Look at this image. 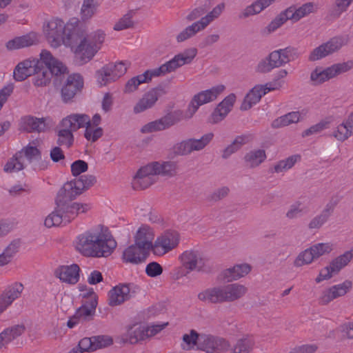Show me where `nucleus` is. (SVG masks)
Returning <instances> with one entry per match:
<instances>
[{
  "label": "nucleus",
  "instance_id": "f257e3e1",
  "mask_svg": "<svg viewBox=\"0 0 353 353\" xmlns=\"http://www.w3.org/2000/svg\"><path fill=\"white\" fill-rule=\"evenodd\" d=\"M97 182L94 175H81L65 183L59 190L55 203L59 210H62L65 216V223H70L79 213H85L90 210L87 203H71L76 197L84 191L93 186Z\"/></svg>",
  "mask_w": 353,
  "mask_h": 353
},
{
  "label": "nucleus",
  "instance_id": "f03ea898",
  "mask_svg": "<svg viewBox=\"0 0 353 353\" xmlns=\"http://www.w3.org/2000/svg\"><path fill=\"white\" fill-rule=\"evenodd\" d=\"M225 86L219 85L209 90L201 91L195 94L188 105L186 114L181 110H176L167 114L159 119L152 121L145 125L143 132H153L163 130L174 125L183 119H190L197 111L199 106L215 100L224 90Z\"/></svg>",
  "mask_w": 353,
  "mask_h": 353
},
{
  "label": "nucleus",
  "instance_id": "7ed1b4c3",
  "mask_svg": "<svg viewBox=\"0 0 353 353\" xmlns=\"http://www.w3.org/2000/svg\"><path fill=\"white\" fill-rule=\"evenodd\" d=\"M117 243L108 228L102 225L85 232L78 236L77 250L86 256L108 257Z\"/></svg>",
  "mask_w": 353,
  "mask_h": 353
},
{
  "label": "nucleus",
  "instance_id": "20e7f679",
  "mask_svg": "<svg viewBox=\"0 0 353 353\" xmlns=\"http://www.w3.org/2000/svg\"><path fill=\"white\" fill-rule=\"evenodd\" d=\"M196 54L197 50L196 48L187 49L183 52L175 55L171 60L162 64L159 68L148 70L144 73L131 78L125 83L124 92H132L138 88L141 83L150 81L153 77L163 76L175 71L185 64L190 63Z\"/></svg>",
  "mask_w": 353,
  "mask_h": 353
},
{
  "label": "nucleus",
  "instance_id": "39448f33",
  "mask_svg": "<svg viewBox=\"0 0 353 353\" xmlns=\"http://www.w3.org/2000/svg\"><path fill=\"white\" fill-rule=\"evenodd\" d=\"M78 23L77 19H72L69 23L65 24L61 19L52 18L43 26L46 39L53 48L59 47L66 40L70 44L77 43L79 32Z\"/></svg>",
  "mask_w": 353,
  "mask_h": 353
},
{
  "label": "nucleus",
  "instance_id": "423d86ee",
  "mask_svg": "<svg viewBox=\"0 0 353 353\" xmlns=\"http://www.w3.org/2000/svg\"><path fill=\"white\" fill-rule=\"evenodd\" d=\"M177 165L174 161H157L148 163L139 168L132 181V187L135 190H142L149 188L157 181V176H173L176 174Z\"/></svg>",
  "mask_w": 353,
  "mask_h": 353
},
{
  "label": "nucleus",
  "instance_id": "0eeeda50",
  "mask_svg": "<svg viewBox=\"0 0 353 353\" xmlns=\"http://www.w3.org/2000/svg\"><path fill=\"white\" fill-rule=\"evenodd\" d=\"M248 292L246 286L235 283L208 288L198 294V299L212 304L232 303L242 299Z\"/></svg>",
  "mask_w": 353,
  "mask_h": 353
},
{
  "label": "nucleus",
  "instance_id": "6e6552de",
  "mask_svg": "<svg viewBox=\"0 0 353 353\" xmlns=\"http://www.w3.org/2000/svg\"><path fill=\"white\" fill-rule=\"evenodd\" d=\"M67 68L62 62L54 58L52 54L43 50L40 54V61L38 60V68L33 73V83L35 86H46L52 76L58 77L68 73Z\"/></svg>",
  "mask_w": 353,
  "mask_h": 353
},
{
  "label": "nucleus",
  "instance_id": "1a4fd4ad",
  "mask_svg": "<svg viewBox=\"0 0 353 353\" xmlns=\"http://www.w3.org/2000/svg\"><path fill=\"white\" fill-rule=\"evenodd\" d=\"M78 39L79 43L75 49V56L78 62L83 64L91 60L100 49L105 39V34L101 30H97L85 37L81 32V35L79 34Z\"/></svg>",
  "mask_w": 353,
  "mask_h": 353
},
{
  "label": "nucleus",
  "instance_id": "9d476101",
  "mask_svg": "<svg viewBox=\"0 0 353 353\" xmlns=\"http://www.w3.org/2000/svg\"><path fill=\"white\" fill-rule=\"evenodd\" d=\"M85 299L80 307H79L74 314L70 318L67 323L69 328L74 327L79 323H84L92 321L95 314L96 307L97 306V295L91 289L86 294H83Z\"/></svg>",
  "mask_w": 353,
  "mask_h": 353
},
{
  "label": "nucleus",
  "instance_id": "9b49d317",
  "mask_svg": "<svg viewBox=\"0 0 353 353\" xmlns=\"http://www.w3.org/2000/svg\"><path fill=\"white\" fill-rule=\"evenodd\" d=\"M353 68V61L339 63L323 69L316 67L310 74V81L314 85H319Z\"/></svg>",
  "mask_w": 353,
  "mask_h": 353
},
{
  "label": "nucleus",
  "instance_id": "f8f14e48",
  "mask_svg": "<svg viewBox=\"0 0 353 353\" xmlns=\"http://www.w3.org/2000/svg\"><path fill=\"white\" fill-rule=\"evenodd\" d=\"M41 151L35 146L28 145L17 152L5 165L4 171L6 172H18L24 168L23 157L29 163L35 162L40 159Z\"/></svg>",
  "mask_w": 353,
  "mask_h": 353
},
{
  "label": "nucleus",
  "instance_id": "ddd939ff",
  "mask_svg": "<svg viewBox=\"0 0 353 353\" xmlns=\"http://www.w3.org/2000/svg\"><path fill=\"white\" fill-rule=\"evenodd\" d=\"M224 8V3L217 5L210 12L202 17L199 21L193 23L181 32L176 36V41L179 43L183 42L195 35L198 32L204 30L210 22L221 14Z\"/></svg>",
  "mask_w": 353,
  "mask_h": 353
},
{
  "label": "nucleus",
  "instance_id": "4468645a",
  "mask_svg": "<svg viewBox=\"0 0 353 353\" xmlns=\"http://www.w3.org/2000/svg\"><path fill=\"white\" fill-rule=\"evenodd\" d=\"M214 134L207 133L200 139H189L176 144L174 148V153L176 155H188L193 151H199L203 149L212 140Z\"/></svg>",
  "mask_w": 353,
  "mask_h": 353
},
{
  "label": "nucleus",
  "instance_id": "2eb2a0df",
  "mask_svg": "<svg viewBox=\"0 0 353 353\" xmlns=\"http://www.w3.org/2000/svg\"><path fill=\"white\" fill-rule=\"evenodd\" d=\"M179 259L183 268L188 269V272H203L205 269L207 259L198 250H186L179 256Z\"/></svg>",
  "mask_w": 353,
  "mask_h": 353
},
{
  "label": "nucleus",
  "instance_id": "dca6fc26",
  "mask_svg": "<svg viewBox=\"0 0 353 353\" xmlns=\"http://www.w3.org/2000/svg\"><path fill=\"white\" fill-rule=\"evenodd\" d=\"M180 241L177 231L167 230L158 236L154 243V254L163 256L176 248Z\"/></svg>",
  "mask_w": 353,
  "mask_h": 353
},
{
  "label": "nucleus",
  "instance_id": "f3484780",
  "mask_svg": "<svg viewBox=\"0 0 353 353\" xmlns=\"http://www.w3.org/2000/svg\"><path fill=\"white\" fill-rule=\"evenodd\" d=\"M83 87V79L80 74H72L69 75L63 82L61 89L62 101L65 103L72 102L74 97L81 92Z\"/></svg>",
  "mask_w": 353,
  "mask_h": 353
},
{
  "label": "nucleus",
  "instance_id": "a211bd4d",
  "mask_svg": "<svg viewBox=\"0 0 353 353\" xmlns=\"http://www.w3.org/2000/svg\"><path fill=\"white\" fill-rule=\"evenodd\" d=\"M230 345L228 341L223 338L201 333L199 350L208 353H220L227 351Z\"/></svg>",
  "mask_w": 353,
  "mask_h": 353
},
{
  "label": "nucleus",
  "instance_id": "6ab92c4d",
  "mask_svg": "<svg viewBox=\"0 0 353 353\" xmlns=\"http://www.w3.org/2000/svg\"><path fill=\"white\" fill-rule=\"evenodd\" d=\"M343 46V39L341 37H334L327 43H323L314 49L309 56L310 61L319 60L339 50Z\"/></svg>",
  "mask_w": 353,
  "mask_h": 353
},
{
  "label": "nucleus",
  "instance_id": "aec40b11",
  "mask_svg": "<svg viewBox=\"0 0 353 353\" xmlns=\"http://www.w3.org/2000/svg\"><path fill=\"white\" fill-rule=\"evenodd\" d=\"M235 101L236 96L234 94L232 93L227 96L214 110L208 119L209 123L216 124L223 121L232 110Z\"/></svg>",
  "mask_w": 353,
  "mask_h": 353
},
{
  "label": "nucleus",
  "instance_id": "412c9836",
  "mask_svg": "<svg viewBox=\"0 0 353 353\" xmlns=\"http://www.w3.org/2000/svg\"><path fill=\"white\" fill-rule=\"evenodd\" d=\"M269 85H270L271 83L255 85L245 97L240 109L243 111L250 109L253 105L260 101L263 95L276 89V88L268 86Z\"/></svg>",
  "mask_w": 353,
  "mask_h": 353
},
{
  "label": "nucleus",
  "instance_id": "4be33fe9",
  "mask_svg": "<svg viewBox=\"0 0 353 353\" xmlns=\"http://www.w3.org/2000/svg\"><path fill=\"white\" fill-rule=\"evenodd\" d=\"M80 268L77 264L61 265L54 270V276L63 283L74 285L79 280Z\"/></svg>",
  "mask_w": 353,
  "mask_h": 353
},
{
  "label": "nucleus",
  "instance_id": "5701e85b",
  "mask_svg": "<svg viewBox=\"0 0 353 353\" xmlns=\"http://www.w3.org/2000/svg\"><path fill=\"white\" fill-rule=\"evenodd\" d=\"M134 292L130 291L129 284H119L108 292V304L117 306L129 300Z\"/></svg>",
  "mask_w": 353,
  "mask_h": 353
},
{
  "label": "nucleus",
  "instance_id": "b1692460",
  "mask_svg": "<svg viewBox=\"0 0 353 353\" xmlns=\"http://www.w3.org/2000/svg\"><path fill=\"white\" fill-rule=\"evenodd\" d=\"M149 255L148 251L134 243L124 250L122 260L125 263L137 265L144 262Z\"/></svg>",
  "mask_w": 353,
  "mask_h": 353
},
{
  "label": "nucleus",
  "instance_id": "393cba45",
  "mask_svg": "<svg viewBox=\"0 0 353 353\" xmlns=\"http://www.w3.org/2000/svg\"><path fill=\"white\" fill-rule=\"evenodd\" d=\"M162 88H153L146 92L134 107V112L137 114L152 108L158 100L159 97L164 94Z\"/></svg>",
  "mask_w": 353,
  "mask_h": 353
},
{
  "label": "nucleus",
  "instance_id": "a878e982",
  "mask_svg": "<svg viewBox=\"0 0 353 353\" xmlns=\"http://www.w3.org/2000/svg\"><path fill=\"white\" fill-rule=\"evenodd\" d=\"M154 237L153 230L148 225H142L137 230L134 236V243L149 252L154 253V243L152 241Z\"/></svg>",
  "mask_w": 353,
  "mask_h": 353
},
{
  "label": "nucleus",
  "instance_id": "bb28decb",
  "mask_svg": "<svg viewBox=\"0 0 353 353\" xmlns=\"http://www.w3.org/2000/svg\"><path fill=\"white\" fill-rule=\"evenodd\" d=\"M352 283L346 281L341 284L335 285L323 292L320 298V303L326 305L334 299L344 296L351 288Z\"/></svg>",
  "mask_w": 353,
  "mask_h": 353
},
{
  "label": "nucleus",
  "instance_id": "cd10ccee",
  "mask_svg": "<svg viewBox=\"0 0 353 353\" xmlns=\"http://www.w3.org/2000/svg\"><path fill=\"white\" fill-rule=\"evenodd\" d=\"M90 118L85 114H71L63 118L61 123L60 127L70 128L73 132L80 128H85L90 124Z\"/></svg>",
  "mask_w": 353,
  "mask_h": 353
},
{
  "label": "nucleus",
  "instance_id": "c85d7f7f",
  "mask_svg": "<svg viewBox=\"0 0 353 353\" xmlns=\"http://www.w3.org/2000/svg\"><path fill=\"white\" fill-rule=\"evenodd\" d=\"M252 270V266L248 263L236 264L232 268L224 270L221 277L227 282L240 279L248 275Z\"/></svg>",
  "mask_w": 353,
  "mask_h": 353
},
{
  "label": "nucleus",
  "instance_id": "c756f323",
  "mask_svg": "<svg viewBox=\"0 0 353 353\" xmlns=\"http://www.w3.org/2000/svg\"><path fill=\"white\" fill-rule=\"evenodd\" d=\"M38 68V60L26 59L18 63L14 70V78L16 81H22L33 74Z\"/></svg>",
  "mask_w": 353,
  "mask_h": 353
},
{
  "label": "nucleus",
  "instance_id": "7c9ffc66",
  "mask_svg": "<svg viewBox=\"0 0 353 353\" xmlns=\"http://www.w3.org/2000/svg\"><path fill=\"white\" fill-rule=\"evenodd\" d=\"M284 65L279 50H274L269 54L264 59H262L258 64L256 71L261 73H267L276 68Z\"/></svg>",
  "mask_w": 353,
  "mask_h": 353
},
{
  "label": "nucleus",
  "instance_id": "2f4dec72",
  "mask_svg": "<svg viewBox=\"0 0 353 353\" xmlns=\"http://www.w3.org/2000/svg\"><path fill=\"white\" fill-rule=\"evenodd\" d=\"M337 205V201L335 200H330L325 205L321 213L314 217L308 224V228L311 230L320 228L332 214L335 207Z\"/></svg>",
  "mask_w": 353,
  "mask_h": 353
},
{
  "label": "nucleus",
  "instance_id": "473e14b6",
  "mask_svg": "<svg viewBox=\"0 0 353 353\" xmlns=\"http://www.w3.org/2000/svg\"><path fill=\"white\" fill-rule=\"evenodd\" d=\"M21 128L28 132H43L46 128V120L43 118L27 116L22 118Z\"/></svg>",
  "mask_w": 353,
  "mask_h": 353
},
{
  "label": "nucleus",
  "instance_id": "72a5a7b5",
  "mask_svg": "<svg viewBox=\"0 0 353 353\" xmlns=\"http://www.w3.org/2000/svg\"><path fill=\"white\" fill-rule=\"evenodd\" d=\"M26 330L23 324L16 325L5 329L0 333V349L21 336Z\"/></svg>",
  "mask_w": 353,
  "mask_h": 353
},
{
  "label": "nucleus",
  "instance_id": "f704fd0d",
  "mask_svg": "<svg viewBox=\"0 0 353 353\" xmlns=\"http://www.w3.org/2000/svg\"><path fill=\"white\" fill-rule=\"evenodd\" d=\"M252 140L251 134H243L237 136L232 143L227 146L222 153V158L228 159L232 154L239 151L244 145L250 143Z\"/></svg>",
  "mask_w": 353,
  "mask_h": 353
},
{
  "label": "nucleus",
  "instance_id": "c9c22d12",
  "mask_svg": "<svg viewBox=\"0 0 353 353\" xmlns=\"http://www.w3.org/2000/svg\"><path fill=\"white\" fill-rule=\"evenodd\" d=\"M276 0H256L251 5L247 6L239 14L240 19H245L250 16L257 14L270 6Z\"/></svg>",
  "mask_w": 353,
  "mask_h": 353
},
{
  "label": "nucleus",
  "instance_id": "e433bc0d",
  "mask_svg": "<svg viewBox=\"0 0 353 353\" xmlns=\"http://www.w3.org/2000/svg\"><path fill=\"white\" fill-rule=\"evenodd\" d=\"M243 159L248 166L256 168L266 159L265 151L261 149L251 150L245 154Z\"/></svg>",
  "mask_w": 353,
  "mask_h": 353
},
{
  "label": "nucleus",
  "instance_id": "4c0bfd02",
  "mask_svg": "<svg viewBox=\"0 0 353 353\" xmlns=\"http://www.w3.org/2000/svg\"><path fill=\"white\" fill-rule=\"evenodd\" d=\"M115 74L112 68V63H108L97 72V81L101 86L105 85L118 79V77H114Z\"/></svg>",
  "mask_w": 353,
  "mask_h": 353
},
{
  "label": "nucleus",
  "instance_id": "58836bf2",
  "mask_svg": "<svg viewBox=\"0 0 353 353\" xmlns=\"http://www.w3.org/2000/svg\"><path fill=\"white\" fill-rule=\"evenodd\" d=\"M255 341L252 336L245 335L236 341L233 347L234 353H250L254 349Z\"/></svg>",
  "mask_w": 353,
  "mask_h": 353
},
{
  "label": "nucleus",
  "instance_id": "ea45409f",
  "mask_svg": "<svg viewBox=\"0 0 353 353\" xmlns=\"http://www.w3.org/2000/svg\"><path fill=\"white\" fill-rule=\"evenodd\" d=\"M20 245V240L14 239L5 248L3 253L0 254V262L3 265H7L12 261L18 252Z\"/></svg>",
  "mask_w": 353,
  "mask_h": 353
},
{
  "label": "nucleus",
  "instance_id": "a19ab883",
  "mask_svg": "<svg viewBox=\"0 0 353 353\" xmlns=\"http://www.w3.org/2000/svg\"><path fill=\"white\" fill-rule=\"evenodd\" d=\"M300 119L301 113L299 112H291L274 120L272 126L274 128H279L297 123Z\"/></svg>",
  "mask_w": 353,
  "mask_h": 353
},
{
  "label": "nucleus",
  "instance_id": "79ce46f5",
  "mask_svg": "<svg viewBox=\"0 0 353 353\" xmlns=\"http://www.w3.org/2000/svg\"><path fill=\"white\" fill-rule=\"evenodd\" d=\"M33 44L34 39L30 34H26L8 41L6 46L8 50H14L28 47Z\"/></svg>",
  "mask_w": 353,
  "mask_h": 353
},
{
  "label": "nucleus",
  "instance_id": "37998d69",
  "mask_svg": "<svg viewBox=\"0 0 353 353\" xmlns=\"http://www.w3.org/2000/svg\"><path fill=\"white\" fill-rule=\"evenodd\" d=\"M301 156L295 154L288 157L285 159L279 161L272 168L270 169L272 173H280L285 172L292 168L294 164L300 161Z\"/></svg>",
  "mask_w": 353,
  "mask_h": 353
},
{
  "label": "nucleus",
  "instance_id": "c03bdc74",
  "mask_svg": "<svg viewBox=\"0 0 353 353\" xmlns=\"http://www.w3.org/2000/svg\"><path fill=\"white\" fill-rule=\"evenodd\" d=\"M57 131V143L60 146H65L69 148L72 146L74 142L73 131L70 128L60 127Z\"/></svg>",
  "mask_w": 353,
  "mask_h": 353
},
{
  "label": "nucleus",
  "instance_id": "a18cd8bd",
  "mask_svg": "<svg viewBox=\"0 0 353 353\" xmlns=\"http://www.w3.org/2000/svg\"><path fill=\"white\" fill-rule=\"evenodd\" d=\"M201 334L198 333L194 330H191L190 334H185L182 338L183 342L185 343V345L181 344L182 349L190 350L192 349L194 345H196L197 349H199Z\"/></svg>",
  "mask_w": 353,
  "mask_h": 353
},
{
  "label": "nucleus",
  "instance_id": "49530a36",
  "mask_svg": "<svg viewBox=\"0 0 353 353\" xmlns=\"http://www.w3.org/2000/svg\"><path fill=\"white\" fill-rule=\"evenodd\" d=\"M352 258L353 253L351 251H347L344 254L335 258L330 265L332 267V272L338 273L343 268L348 264Z\"/></svg>",
  "mask_w": 353,
  "mask_h": 353
},
{
  "label": "nucleus",
  "instance_id": "de8ad7c7",
  "mask_svg": "<svg viewBox=\"0 0 353 353\" xmlns=\"http://www.w3.org/2000/svg\"><path fill=\"white\" fill-rule=\"evenodd\" d=\"M63 222L65 223L64 214L62 213V210H58L57 205L54 210L46 217L44 224L47 228H51L59 226Z\"/></svg>",
  "mask_w": 353,
  "mask_h": 353
},
{
  "label": "nucleus",
  "instance_id": "09e8293b",
  "mask_svg": "<svg viewBox=\"0 0 353 353\" xmlns=\"http://www.w3.org/2000/svg\"><path fill=\"white\" fill-rule=\"evenodd\" d=\"M147 337H150L148 333V328L140 325L134 330L131 329L128 332V340L131 344H134L139 341L144 340Z\"/></svg>",
  "mask_w": 353,
  "mask_h": 353
},
{
  "label": "nucleus",
  "instance_id": "8fccbe9b",
  "mask_svg": "<svg viewBox=\"0 0 353 353\" xmlns=\"http://www.w3.org/2000/svg\"><path fill=\"white\" fill-rule=\"evenodd\" d=\"M23 290V285L21 283H16L6 290L1 295L4 296L8 304L11 305L16 299L20 296Z\"/></svg>",
  "mask_w": 353,
  "mask_h": 353
},
{
  "label": "nucleus",
  "instance_id": "3c124183",
  "mask_svg": "<svg viewBox=\"0 0 353 353\" xmlns=\"http://www.w3.org/2000/svg\"><path fill=\"white\" fill-rule=\"evenodd\" d=\"M314 260L315 258L311 248H310L299 254L294 261V265L297 268L301 267L311 263Z\"/></svg>",
  "mask_w": 353,
  "mask_h": 353
},
{
  "label": "nucleus",
  "instance_id": "603ef678",
  "mask_svg": "<svg viewBox=\"0 0 353 353\" xmlns=\"http://www.w3.org/2000/svg\"><path fill=\"white\" fill-rule=\"evenodd\" d=\"M103 134V130L102 128L92 125L91 121H90V124L85 126L84 137L88 141L94 143L101 138Z\"/></svg>",
  "mask_w": 353,
  "mask_h": 353
},
{
  "label": "nucleus",
  "instance_id": "864d4df0",
  "mask_svg": "<svg viewBox=\"0 0 353 353\" xmlns=\"http://www.w3.org/2000/svg\"><path fill=\"white\" fill-rule=\"evenodd\" d=\"M353 0H336L334 7L330 10V15L338 18L345 12Z\"/></svg>",
  "mask_w": 353,
  "mask_h": 353
},
{
  "label": "nucleus",
  "instance_id": "5fc2aeb1",
  "mask_svg": "<svg viewBox=\"0 0 353 353\" xmlns=\"http://www.w3.org/2000/svg\"><path fill=\"white\" fill-rule=\"evenodd\" d=\"M134 11L130 10L121 18L114 25V30L117 31L123 30L128 28H133L134 22L132 18L134 14Z\"/></svg>",
  "mask_w": 353,
  "mask_h": 353
},
{
  "label": "nucleus",
  "instance_id": "6e6d98bb",
  "mask_svg": "<svg viewBox=\"0 0 353 353\" xmlns=\"http://www.w3.org/2000/svg\"><path fill=\"white\" fill-rule=\"evenodd\" d=\"M315 259L325 254H329L333 250V245L331 243H320L310 247Z\"/></svg>",
  "mask_w": 353,
  "mask_h": 353
},
{
  "label": "nucleus",
  "instance_id": "4d7b16f0",
  "mask_svg": "<svg viewBox=\"0 0 353 353\" xmlns=\"http://www.w3.org/2000/svg\"><path fill=\"white\" fill-rule=\"evenodd\" d=\"M353 132L345 125L344 122L337 126L336 130L333 133V136L339 141H344L347 139Z\"/></svg>",
  "mask_w": 353,
  "mask_h": 353
},
{
  "label": "nucleus",
  "instance_id": "13d9d810",
  "mask_svg": "<svg viewBox=\"0 0 353 353\" xmlns=\"http://www.w3.org/2000/svg\"><path fill=\"white\" fill-rule=\"evenodd\" d=\"M95 12L94 0H83L81 9V15L82 20L85 21L90 19Z\"/></svg>",
  "mask_w": 353,
  "mask_h": 353
},
{
  "label": "nucleus",
  "instance_id": "bf43d9fd",
  "mask_svg": "<svg viewBox=\"0 0 353 353\" xmlns=\"http://www.w3.org/2000/svg\"><path fill=\"white\" fill-rule=\"evenodd\" d=\"M94 351L111 345L113 340L110 336L99 335L92 336Z\"/></svg>",
  "mask_w": 353,
  "mask_h": 353
},
{
  "label": "nucleus",
  "instance_id": "052dcab7",
  "mask_svg": "<svg viewBox=\"0 0 353 353\" xmlns=\"http://www.w3.org/2000/svg\"><path fill=\"white\" fill-rule=\"evenodd\" d=\"M279 50L280 52L282 61H284V65L292 60H294L299 57L296 50L290 46L283 49H279Z\"/></svg>",
  "mask_w": 353,
  "mask_h": 353
},
{
  "label": "nucleus",
  "instance_id": "680f3d73",
  "mask_svg": "<svg viewBox=\"0 0 353 353\" xmlns=\"http://www.w3.org/2000/svg\"><path fill=\"white\" fill-rule=\"evenodd\" d=\"M306 212L307 210L301 208V203L298 201L290 206V210L286 213V216L290 219H293Z\"/></svg>",
  "mask_w": 353,
  "mask_h": 353
},
{
  "label": "nucleus",
  "instance_id": "e2e57ef3",
  "mask_svg": "<svg viewBox=\"0 0 353 353\" xmlns=\"http://www.w3.org/2000/svg\"><path fill=\"white\" fill-rule=\"evenodd\" d=\"M88 169V164L83 160H77L71 165V172L73 176H78Z\"/></svg>",
  "mask_w": 353,
  "mask_h": 353
},
{
  "label": "nucleus",
  "instance_id": "0e129e2a",
  "mask_svg": "<svg viewBox=\"0 0 353 353\" xmlns=\"http://www.w3.org/2000/svg\"><path fill=\"white\" fill-rule=\"evenodd\" d=\"M296 16L299 21L309 14L314 12L315 11V5L313 3H306L299 8H296Z\"/></svg>",
  "mask_w": 353,
  "mask_h": 353
},
{
  "label": "nucleus",
  "instance_id": "69168bd1",
  "mask_svg": "<svg viewBox=\"0 0 353 353\" xmlns=\"http://www.w3.org/2000/svg\"><path fill=\"white\" fill-rule=\"evenodd\" d=\"M328 125H329V122L322 121L311 126L310 128L305 130L303 132L302 136L303 137H308L313 134L319 133V132H321L322 130H323L324 129L327 128Z\"/></svg>",
  "mask_w": 353,
  "mask_h": 353
},
{
  "label": "nucleus",
  "instance_id": "338daca9",
  "mask_svg": "<svg viewBox=\"0 0 353 353\" xmlns=\"http://www.w3.org/2000/svg\"><path fill=\"white\" fill-rule=\"evenodd\" d=\"M145 273L150 277H156L163 273V268L157 262H151L147 265Z\"/></svg>",
  "mask_w": 353,
  "mask_h": 353
},
{
  "label": "nucleus",
  "instance_id": "774afa93",
  "mask_svg": "<svg viewBox=\"0 0 353 353\" xmlns=\"http://www.w3.org/2000/svg\"><path fill=\"white\" fill-rule=\"evenodd\" d=\"M230 189L228 187H222L216 190L208 196V200L210 201L216 202L220 201L228 196Z\"/></svg>",
  "mask_w": 353,
  "mask_h": 353
}]
</instances>
